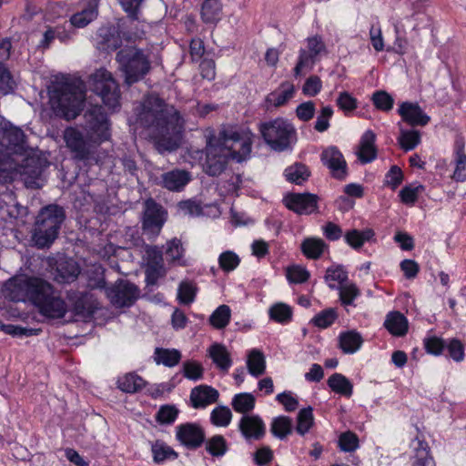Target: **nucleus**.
Here are the masks:
<instances>
[{"mask_svg":"<svg viewBox=\"0 0 466 466\" xmlns=\"http://www.w3.org/2000/svg\"><path fill=\"white\" fill-rule=\"evenodd\" d=\"M336 319L337 313L335 309H328L316 315L313 319V323L319 328L326 329L330 326Z\"/></svg>","mask_w":466,"mask_h":466,"instance_id":"338daca9","label":"nucleus"},{"mask_svg":"<svg viewBox=\"0 0 466 466\" xmlns=\"http://www.w3.org/2000/svg\"><path fill=\"white\" fill-rule=\"evenodd\" d=\"M89 86L108 109L115 111L120 107L119 86L111 72L104 67L96 69L89 76Z\"/></svg>","mask_w":466,"mask_h":466,"instance_id":"1a4fd4ad","label":"nucleus"},{"mask_svg":"<svg viewBox=\"0 0 466 466\" xmlns=\"http://www.w3.org/2000/svg\"><path fill=\"white\" fill-rule=\"evenodd\" d=\"M221 12L219 0H205L201 6V18L206 24H217L221 18Z\"/></svg>","mask_w":466,"mask_h":466,"instance_id":"2f4dec72","label":"nucleus"},{"mask_svg":"<svg viewBox=\"0 0 466 466\" xmlns=\"http://www.w3.org/2000/svg\"><path fill=\"white\" fill-rule=\"evenodd\" d=\"M310 274L306 268L300 265H292L287 268L286 277L290 283L299 284L306 282Z\"/></svg>","mask_w":466,"mask_h":466,"instance_id":"5fc2aeb1","label":"nucleus"},{"mask_svg":"<svg viewBox=\"0 0 466 466\" xmlns=\"http://www.w3.org/2000/svg\"><path fill=\"white\" fill-rule=\"evenodd\" d=\"M284 175L288 181L297 185L302 184L309 177L307 167L300 163H296L285 169Z\"/></svg>","mask_w":466,"mask_h":466,"instance_id":"c03bdc74","label":"nucleus"},{"mask_svg":"<svg viewBox=\"0 0 466 466\" xmlns=\"http://www.w3.org/2000/svg\"><path fill=\"white\" fill-rule=\"evenodd\" d=\"M239 262L240 259L238 256L229 250L221 253L218 258L220 268L227 272L234 270L238 266Z\"/></svg>","mask_w":466,"mask_h":466,"instance_id":"680f3d73","label":"nucleus"},{"mask_svg":"<svg viewBox=\"0 0 466 466\" xmlns=\"http://www.w3.org/2000/svg\"><path fill=\"white\" fill-rule=\"evenodd\" d=\"M337 289L339 290V299L343 305H351L360 295V289L354 283H345Z\"/></svg>","mask_w":466,"mask_h":466,"instance_id":"6e6d98bb","label":"nucleus"},{"mask_svg":"<svg viewBox=\"0 0 466 466\" xmlns=\"http://www.w3.org/2000/svg\"><path fill=\"white\" fill-rule=\"evenodd\" d=\"M423 189L424 187L420 184L406 186L400 191V199L404 204L412 205Z\"/></svg>","mask_w":466,"mask_h":466,"instance_id":"13d9d810","label":"nucleus"},{"mask_svg":"<svg viewBox=\"0 0 466 466\" xmlns=\"http://www.w3.org/2000/svg\"><path fill=\"white\" fill-rule=\"evenodd\" d=\"M294 85L289 82L282 83L279 87L270 93L267 100L274 106L278 107L286 104L294 95Z\"/></svg>","mask_w":466,"mask_h":466,"instance_id":"c9c22d12","label":"nucleus"},{"mask_svg":"<svg viewBox=\"0 0 466 466\" xmlns=\"http://www.w3.org/2000/svg\"><path fill=\"white\" fill-rule=\"evenodd\" d=\"M231 410L226 406H218L215 408L210 414L211 422L219 427L228 426L231 421Z\"/></svg>","mask_w":466,"mask_h":466,"instance_id":"864d4df0","label":"nucleus"},{"mask_svg":"<svg viewBox=\"0 0 466 466\" xmlns=\"http://www.w3.org/2000/svg\"><path fill=\"white\" fill-rule=\"evenodd\" d=\"M182 373L190 380H199L203 378L204 368L196 360H187L182 365Z\"/></svg>","mask_w":466,"mask_h":466,"instance_id":"603ef678","label":"nucleus"},{"mask_svg":"<svg viewBox=\"0 0 466 466\" xmlns=\"http://www.w3.org/2000/svg\"><path fill=\"white\" fill-rule=\"evenodd\" d=\"M270 431L280 440L285 439L292 432V420L287 416H279L273 420Z\"/></svg>","mask_w":466,"mask_h":466,"instance_id":"37998d69","label":"nucleus"},{"mask_svg":"<svg viewBox=\"0 0 466 466\" xmlns=\"http://www.w3.org/2000/svg\"><path fill=\"white\" fill-rule=\"evenodd\" d=\"M208 356L215 365L223 371H228L232 364L230 354L222 344L215 343L211 345L208 349Z\"/></svg>","mask_w":466,"mask_h":466,"instance_id":"c756f323","label":"nucleus"},{"mask_svg":"<svg viewBox=\"0 0 466 466\" xmlns=\"http://www.w3.org/2000/svg\"><path fill=\"white\" fill-rule=\"evenodd\" d=\"M144 258L146 267L163 268L162 251L157 247H147Z\"/></svg>","mask_w":466,"mask_h":466,"instance_id":"0e129e2a","label":"nucleus"},{"mask_svg":"<svg viewBox=\"0 0 466 466\" xmlns=\"http://www.w3.org/2000/svg\"><path fill=\"white\" fill-rule=\"evenodd\" d=\"M70 300L75 314L81 317H90L97 309L92 296L87 293H75L70 297Z\"/></svg>","mask_w":466,"mask_h":466,"instance_id":"a878e982","label":"nucleus"},{"mask_svg":"<svg viewBox=\"0 0 466 466\" xmlns=\"http://www.w3.org/2000/svg\"><path fill=\"white\" fill-rule=\"evenodd\" d=\"M363 343L361 335L355 330H349L340 333L339 337V345L341 350L346 354H352L359 350Z\"/></svg>","mask_w":466,"mask_h":466,"instance_id":"7c9ffc66","label":"nucleus"},{"mask_svg":"<svg viewBox=\"0 0 466 466\" xmlns=\"http://www.w3.org/2000/svg\"><path fill=\"white\" fill-rule=\"evenodd\" d=\"M110 302L116 308L130 307L139 297L138 288L127 281L118 280L106 290Z\"/></svg>","mask_w":466,"mask_h":466,"instance_id":"ddd939ff","label":"nucleus"},{"mask_svg":"<svg viewBox=\"0 0 466 466\" xmlns=\"http://www.w3.org/2000/svg\"><path fill=\"white\" fill-rule=\"evenodd\" d=\"M326 52V46L320 36L315 35L307 38V48L300 49L299 59L294 67L295 76H300L304 71H310L318 57Z\"/></svg>","mask_w":466,"mask_h":466,"instance_id":"f8f14e48","label":"nucleus"},{"mask_svg":"<svg viewBox=\"0 0 466 466\" xmlns=\"http://www.w3.org/2000/svg\"><path fill=\"white\" fill-rule=\"evenodd\" d=\"M238 429L243 437L249 440H260L266 433V427L258 415H245L238 423Z\"/></svg>","mask_w":466,"mask_h":466,"instance_id":"aec40b11","label":"nucleus"},{"mask_svg":"<svg viewBox=\"0 0 466 466\" xmlns=\"http://www.w3.org/2000/svg\"><path fill=\"white\" fill-rule=\"evenodd\" d=\"M218 391L208 385H198L191 390L190 402L194 409H204L218 401Z\"/></svg>","mask_w":466,"mask_h":466,"instance_id":"4be33fe9","label":"nucleus"},{"mask_svg":"<svg viewBox=\"0 0 466 466\" xmlns=\"http://www.w3.org/2000/svg\"><path fill=\"white\" fill-rule=\"evenodd\" d=\"M164 210L153 199L145 202V210L142 220V228L149 238L157 237L165 222Z\"/></svg>","mask_w":466,"mask_h":466,"instance_id":"4468645a","label":"nucleus"},{"mask_svg":"<svg viewBox=\"0 0 466 466\" xmlns=\"http://www.w3.org/2000/svg\"><path fill=\"white\" fill-rule=\"evenodd\" d=\"M410 447L414 451L413 466H436L426 441L417 437L411 441Z\"/></svg>","mask_w":466,"mask_h":466,"instance_id":"cd10ccee","label":"nucleus"},{"mask_svg":"<svg viewBox=\"0 0 466 466\" xmlns=\"http://www.w3.org/2000/svg\"><path fill=\"white\" fill-rule=\"evenodd\" d=\"M321 161L333 177L344 179L347 175V163L341 152L335 147L326 148L321 154Z\"/></svg>","mask_w":466,"mask_h":466,"instance_id":"a211bd4d","label":"nucleus"},{"mask_svg":"<svg viewBox=\"0 0 466 466\" xmlns=\"http://www.w3.org/2000/svg\"><path fill=\"white\" fill-rule=\"evenodd\" d=\"M33 304L42 315L51 319H61L67 311L64 299L56 294L53 287L46 280L38 289Z\"/></svg>","mask_w":466,"mask_h":466,"instance_id":"9d476101","label":"nucleus"},{"mask_svg":"<svg viewBox=\"0 0 466 466\" xmlns=\"http://www.w3.org/2000/svg\"><path fill=\"white\" fill-rule=\"evenodd\" d=\"M231 310L227 305H220L209 317V323L216 329H224L230 320Z\"/></svg>","mask_w":466,"mask_h":466,"instance_id":"de8ad7c7","label":"nucleus"},{"mask_svg":"<svg viewBox=\"0 0 466 466\" xmlns=\"http://www.w3.org/2000/svg\"><path fill=\"white\" fill-rule=\"evenodd\" d=\"M247 366L248 372L258 377L265 372L266 361L263 353L258 350H252L248 355Z\"/></svg>","mask_w":466,"mask_h":466,"instance_id":"ea45409f","label":"nucleus"},{"mask_svg":"<svg viewBox=\"0 0 466 466\" xmlns=\"http://www.w3.org/2000/svg\"><path fill=\"white\" fill-rule=\"evenodd\" d=\"M56 272V279L59 282H71L77 278L80 270L73 259H66L58 263Z\"/></svg>","mask_w":466,"mask_h":466,"instance_id":"72a5a7b5","label":"nucleus"},{"mask_svg":"<svg viewBox=\"0 0 466 466\" xmlns=\"http://www.w3.org/2000/svg\"><path fill=\"white\" fill-rule=\"evenodd\" d=\"M196 297V287L190 282H181L178 288L177 299L180 303L188 305Z\"/></svg>","mask_w":466,"mask_h":466,"instance_id":"69168bd1","label":"nucleus"},{"mask_svg":"<svg viewBox=\"0 0 466 466\" xmlns=\"http://www.w3.org/2000/svg\"><path fill=\"white\" fill-rule=\"evenodd\" d=\"M258 130L266 144L275 151H285L296 141L295 127L281 117L260 123Z\"/></svg>","mask_w":466,"mask_h":466,"instance_id":"6e6552de","label":"nucleus"},{"mask_svg":"<svg viewBox=\"0 0 466 466\" xmlns=\"http://www.w3.org/2000/svg\"><path fill=\"white\" fill-rule=\"evenodd\" d=\"M181 357V352L176 349L156 348L154 352V360L156 363L169 368L177 365Z\"/></svg>","mask_w":466,"mask_h":466,"instance_id":"473e14b6","label":"nucleus"},{"mask_svg":"<svg viewBox=\"0 0 466 466\" xmlns=\"http://www.w3.org/2000/svg\"><path fill=\"white\" fill-rule=\"evenodd\" d=\"M373 237L374 231L370 228H366L362 231L351 229L345 234V240L350 247L357 249L362 247L366 241H370Z\"/></svg>","mask_w":466,"mask_h":466,"instance_id":"a19ab883","label":"nucleus"},{"mask_svg":"<svg viewBox=\"0 0 466 466\" xmlns=\"http://www.w3.org/2000/svg\"><path fill=\"white\" fill-rule=\"evenodd\" d=\"M456 167L452 177L456 181L466 180V154L464 152V142L457 140L455 143Z\"/></svg>","mask_w":466,"mask_h":466,"instance_id":"4c0bfd02","label":"nucleus"},{"mask_svg":"<svg viewBox=\"0 0 466 466\" xmlns=\"http://www.w3.org/2000/svg\"><path fill=\"white\" fill-rule=\"evenodd\" d=\"M329 387L336 393L350 397L353 386L351 382L342 374L334 373L328 380Z\"/></svg>","mask_w":466,"mask_h":466,"instance_id":"58836bf2","label":"nucleus"},{"mask_svg":"<svg viewBox=\"0 0 466 466\" xmlns=\"http://www.w3.org/2000/svg\"><path fill=\"white\" fill-rule=\"evenodd\" d=\"M420 142V133L419 131L400 129L399 143L405 151L412 150Z\"/></svg>","mask_w":466,"mask_h":466,"instance_id":"3c124183","label":"nucleus"},{"mask_svg":"<svg viewBox=\"0 0 466 466\" xmlns=\"http://www.w3.org/2000/svg\"><path fill=\"white\" fill-rule=\"evenodd\" d=\"M47 161L37 156H29L18 160L9 152V148L0 141V183H11L19 174L26 187L40 188L43 186V172Z\"/></svg>","mask_w":466,"mask_h":466,"instance_id":"20e7f679","label":"nucleus"},{"mask_svg":"<svg viewBox=\"0 0 466 466\" xmlns=\"http://www.w3.org/2000/svg\"><path fill=\"white\" fill-rule=\"evenodd\" d=\"M85 100V85L80 80H66L56 86L50 95V103L57 115L66 119L75 118Z\"/></svg>","mask_w":466,"mask_h":466,"instance_id":"39448f33","label":"nucleus"},{"mask_svg":"<svg viewBox=\"0 0 466 466\" xmlns=\"http://www.w3.org/2000/svg\"><path fill=\"white\" fill-rule=\"evenodd\" d=\"M44 279L17 276L9 279L5 285V295L13 301H30L34 303L35 297L41 289Z\"/></svg>","mask_w":466,"mask_h":466,"instance_id":"9b49d317","label":"nucleus"},{"mask_svg":"<svg viewBox=\"0 0 466 466\" xmlns=\"http://www.w3.org/2000/svg\"><path fill=\"white\" fill-rule=\"evenodd\" d=\"M254 135L248 129H222L217 143L208 141L205 170L209 176H218L227 167L228 159L236 162L247 160L251 153Z\"/></svg>","mask_w":466,"mask_h":466,"instance_id":"f03ea898","label":"nucleus"},{"mask_svg":"<svg viewBox=\"0 0 466 466\" xmlns=\"http://www.w3.org/2000/svg\"><path fill=\"white\" fill-rule=\"evenodd\" d=\"M297 421L296 431L300 435L306 434L314 423L312 408L302 409L298 414Z\"/></svg>","mask_w":466,"mask_h":466,"instance_id":"8fccbe9b","label":"nucleus"},{"mask_svg":"<svg viewBox=\"0 0 466 466\" xmlns=\"http://www.w3.org/2000/svg\"><path fill=\"white\" fill-rule=\"evenodd\" d=\"M122 40L114 26H101L96 34V47L102 51L112 52L120 47Z\"/></svg>","mask_w":466,"mask_h":466,"instance_id":"412c9836","label":"nucleus"},{"mask_svg":"<svg viewBox=\"0 0 466 466\" xmlns=\"http://www.w3.org/2000/svg\"><path fill=\"white\" fill-rule=\"evenodd\" d=\"M192 175L183 168H173L160 176L159 186L171 192H181L191 181Z\"/></svg>","mask_w":466,"mask_h":466,"instance_id":"f3484780","label":"nucleus"},{"mask_svg":"<svg viewBox=\"0 0 466 466\" xmlns=\"http://www.w3.org/2000/svg\"><path fill=\"white\" fill-rule=\"evenodd\" d=\"M66 218L64 209L57 205L43 208L35 220L32 240L39 248L49 247L58 236V231Z\"/></svg>","mask_w":466,"mask_h":466,"instance_id":"423d86ee","label":"nucleus"},{"mask_svg":"<svg viewBox=\"0 0 466 466\" xmlns=\"http://www.w3.org/2000/svg\"><path fill=\"white\" fill-rule=\"evenodd\" d=\"M384 327L393 336L402 337L408 332V320L400 312L392 311L386 316Z\"/></svg>","mask_w":466,"mask_h":466,"instance_id":"c85d7f7f","label":"nucleus"},{"mask_svg":"<svg viewBox=\"0 0 466 466\" xmlns=\"http://www.w3.org/2000/svg\"><path fill=\"white\" fill-rule=\"evenodd\" d=\"M319 198L310 193H293L284 198L285 206L299 215H309L317 211Z\"/></svg>","mask_w":466,"mask_h":466,"instance_id":"dca6fc26","label":"nucleus"},{"mask_svg":"<svg viewBox=\"0 0 466 466\" xmlns=\"http://www.w3.org/2000/svg\"><path fill=\"white\" fill-rule=\"evenodd\" d=\"M153 459L156 463H162L167 460H176L177 453L163 441H156L152 445Z\"/></svg>","mask_w":466,"mask_h":466,"instance_id":"79ce46f5","label":"nucleus"},{"mask_svg":"<svg viewBox=\"0 0 466 466\" xmlns=\"http://www.w3.org/2000/svg\"><path fill=\"white\" fill-rule=\"evenodd\" d=\"M228 449V442L222 435H215L206 441V451L214 457L224 456Z\"/></svg>","mask_w":466,"mask_h":466,"instance_id":"49530a36","label":"nucleus"},{"mask_svg":"<svg viewBox=\"0 0 466 466\" xmlns=\"http://www.w3.org/2000/svg\"><path fill=\"white\" fill-rule=\"evenodd\" d=\"M0 129L3 131L4 139L14 150L24 149L25 136L21 128L14 127L8 121H3L0 123Z\"/></svg>","mask_w":466,"mask_h":466,"instance_id":"393cba45","label":"nucleus"},{"mask_svg":"<svg viewBox=\"0 0 466 466\" xmlns=\"http://www.w3.org/2000/svg\"><path fill=\"white\" fill-rule=\"evenodd\" d=\"M116 60L120 71L124 74V82L127 86L142 80L151 68L148 56L142 49L135 46L120 49Z\"/></svg>","mask_w":466,"mask_h":466,"instance_id":"0eeeda50","label":"nucleus"},{"mask_svg":"<svg viewBox=\"0 0 466 466\" xmlns=\"http://www.w3.org/2000/svg\"><path fill=\"white\" fill-rule=\"evenodd\" d=\"M86 137L76 127H67L63 138L76 160H87L94 154L93 145H100L111 137L110 123L102 106H91L85 113Z\"/></svg>","mask_w":466,"mask_h":466,"instance_id":"7ed1b4c3","label":"nucleus"},{"mask_svg":"<svg viewBox=\"0 0 466 466\" xmlns=\"http://www.w3.org/2000/svg\"><path fill=\"white\" fill-rule=\"evenodd\" d=\"M15 83L8 68L0 62V94L7 95L15 89Z\"/></svg>","mask_w":466,"mask_h":466,"instance_id":"bf43d9fd","label":"nucleus"},{"mask_svg":"<svg viewBox=\"0 0 466 466\" xmlns=\"http://www.w3.org/2000/svg\"><path fill=\"white\" fill-rule=\"evenodd\" d=\"M269 318L278 323H288L292 319V309L282 302L276 303L269 308Z\"/></svg>","mask_w":466,"mask_h":466,"instance_id":"a18cd8bd","label":"nucleus"},{"mask_svg":"<svg viewBox=\"0 0 466 466\" xmlns=\"http://www.w3.org/2000/svg\"><path fill=\"white\" fill-rule=\"evenodd\" d=\"M135 112L137 123L147 130L158 152H172L179 147L184 119L173 105L150 93L143 97Z\"/></svg>","mask_w":466,"mask_h":466,"instance_id":"f257e3e1","label":"nucleus"},{"mask_svg":"<svg viewBox=\"0 0 466 466\" xmlns=\"http://www.w3.org/2000/svg\"><path fill=\"white\" fill-rule=\"evenodd\" d=\"M376 135L371 130H367L361 137L357 156L362 164L370 163L377 157V148L375 146Z\"/></svg>","mask_w":466,"mask_h":466,"instance_id":"5701e85b","label":"nucleus"},{"mask_svg":"<svg viewBox=\"0 0 466 466\" xmlns=\"http://www.w3.org/2000/svg\"><path fill=\"white\" fill-rule=\"evenodd\" d=\"M403 180V173L397 166H392L385 176L384 184L390 187L392 189L397 188Z\"/></svg>","mask_w":466,"mask_h":466,"instance_id":"774afa93","label":"nucleus"},{"mask_svg":"<svg viewBox=\"0 0 466 466\" xmlns=\"http://www.w3.org/2000/svg\"><path fill=\"white\" fill-rule=\"evenodd\" d=\"M176 438L183 446L195 450L205 441V432L199 424L187 422L176 427Z\"/></svg>","mask_w":466,"mask_h":466,"instance_id":"2eb2a0df","label":"nucleus"},{"mask_svg":"<svg viewBox=\"0 0 466 466\" xmlns=\"http://www.w3.org/2000/svg\"><path fill=\"white\" fill-rule=\"evenodd\" d=\"M329 245L320 238L309 237L302 240L300 250L309 259H319L326 250Z\"/></svg>","mask_w":466,"mask_h":466,"instance_id":"bb28decb","label":"nucleus"},{"mask_svg":"<svg viewBox=\"0 0 466 466\" xmlns=\"http://www.w3.org/2000/svg\"><path fill=\"white\" fill-rule=\"evenodd\" d=\"M324 279L329 289H337L348 280V272L341 265H332L327 268Z\"/></svg>","mask_w":466,"mask_h":466,"instance_id":"f704fd0d","label":"nucleus"},{"mask_svg":"<svg viewBox=\"0 0 466 466\" xmlns=\"http://www.w3.org/2000/svg\"><path fill=\"white\" fill-rule=\"evenodd\" d=\"M118 388L127 393H135L146 386V381L136 373H127L117 380Z\"/></svg>","mask_w":466,"mask_h":466,"instance_id":"e433bc0d","label":"nucleus"},{"mask_svg":"<svg viewBox=\"0 0 466 466\" xmlns=\"http://www.w3.org/2000/svg\"><path fill=\"white\" fill-rule=\"evenodd\" d=\"M402 120L411 127H424L431 117L422 110L418 103L402 102L398 109Z\"/></svg>","mask_w":466,"mask_h":466,"instance_id":"6ab92c4d","label":"nucleus"},{"mask_svg":"<svg viewBox=\"0 0 466 466\" xmlns=\"http://www.w3.org/2000/svg\"><path fill=\"white\" fill-rule=\"evenodd\" d=\"M339 446L343 451H354L359 448V438L351 431L344 432L339 436Z\"/></svg>","mask_w":466,"mask_h":466,"instance_id":"e2e57ef3","label":"nucleus"},{"mask_svg":"<svg viewBox=\"0 0 466 466\" xmlns=\"http://www.w3.org/2000/svg\"><path fill=\"white\" fill-rule=\"evenodd\" d=\"M371 99L376 108L385 112L391 110L394 105L393 97L383 90L373 93Z\"/></svg>","mask_w":466,"mask_h":466,"instance_id":"4d7b16f0","label":"nucleus"},{"mask_svg":"<svg viewBox=\"0 0 466 466\" xmlns=\"http://www.w3.org/2000/svg\"><path fill=\"white\" fill-rule=\"evenodd\" d=\"M178 415V410L173 405H164L158 410L156 420L161 424L173 423Z\"/></svg>","mask_w":466,"mask_h":466,"instance_id":"052dcab7","label":"nucleus"},{"mask_svg":"<svg viewBox=\"0 0 466 466\" xmlns=\"http://www.w3.org/2000/svg\"><path fill=\"white\" fill-rule=\"evenodd\" d=\"M232 407L238 413H247L254 409L255 398L250 393H239L232 400Z\"/></svg>","mask_w":466,"mask_h":466,"instance_id":"09e8293b","label":"nucleus"},{"mask_svg":"<svg viewBox=\"0 0 466 466\" xmlns=\"http://www.w3.org/2000/svg\"><path fill=\"white\" fill-rule=\"evenodd\" d=\"M98 15V1L89 0L86 8L70 17V24L76 28H84L96 20Z\"/></svg>","mask_w":466,"mask_h":466,"instance_id":"b1692460","label":"nucleus"}]
</instances>
